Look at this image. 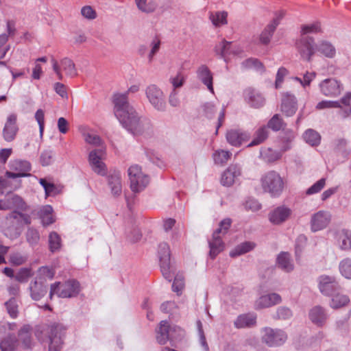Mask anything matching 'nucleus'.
Masks as SVG:
<instances>
[{
	"instance_id": "1",
	"label": "nucleus",
	"mask_w": 351,
	"mask_h": 351,
	"mask_svg": "<svg viewBox=\"0 0 351 351\" xmlns=\"http://www.w3.org/2000/svg\"><path fill=\"white\" fill-rule=\"evenodd\" d=\"M139 90L138 85L131 86L125 93H116L113 96L114 113L120 123L134 135H149L153 128L149 119L140 118L128 100V93H135Z\"/></svg>"
},
{
	"instance_id": "2",
	"label": "nucleus",
	"mask_w": 351,
	"mask_h": 351,
	"mask_svg": "<svg viewBox=\"0 0 351 351\" xmlns=\"http://www.w3.org/2000/svg\"><path fill=\"white\" fill-rule=\"evenodd\" d=\"M66 328L61 324L39 326L35 332L36 337L48 344L49 351H60L63 344V336Z\"/></svg>"
},
{
	"instance_id": "3",
	"label": "nucleus",
	"mask_w": 351,
	"mask_h": 351,
	"mask_svg": "<svg viewBox=\"0 0 351 351\" xmlns=\"http://www.w3.org/2000/svg\"><path fill=\"white\" fill-rule=\"evenodd\" d=\"M30 223L31 219L29 215L19 212H12L6 217L3 232L6 237L10 239H16L21 234L23 225Z\"/></svg>"
},
{
	"instance_id": "4",
	"label": "nucleus",
	"mask_w": 351,
	"mask_h": 351,
	"mask_svg": "<svg viewBox=\"0 0 351 351\" xmlns=\"http://www.w3.org/2000/svg\"><path fill=\"white\" fill-rule=\"evenodd\" d=\"M80 291V285L74 279L69 280L64 282H56L51 285L49 298L51 300L54 295L62 298L76 297Z\"/></svg>"
},
{
	"instance_id": "5",
	"label": "nucleus",
	"mask_w": 351,
	"mask_h": 351,
	"mask_svg": "<svg viewBox=\"0 0 351 351\" xmlns=\"http://www.w3.org/2000/svg\"><path fill=\"white\" fill-rule=\"evenodd\" d=\"M263 191L269 193L272 197L279 196L284 188V182L278 173L270 171L264 174L261 179Z\"/></svg>"
},
{
	"instance_id": "6",
	"label": "nucleus",
	"mask_w": 351,
	"mask_h": 351,
	"mask_svg": "<svg viewBox=\"0 0 351 351\" xmlns=\"http://www.w3.org/2000/svg\"><path fill=\"white\" fill-rule=\"evenodd\" d=\"M184 335L183 330L177 326H170L167 321L163 320L156 329V340L158 343L165 345L167 341L173 342Z\"/></svg>"
},
{
	"instance_id": "7",
	"label": "nucleus",
	"mask_w": 351,
	"mask_h": 351,
	"mask_svg": "<svg viewBox=\"0 0 351 351\" xmlns=\"http://www.w3.org/2000/svg\"><path fill=\"white\" fill-rule=\"evenodd\" d=\"M231 219H225L220 222L219 228L213 234L212 240L209 241L210 256L215 258L217 255L223 250V243L221 239V234H224L231 226Z\"/></svg>"
},
{
	"instance_id": "8",
	"label": "nucleus",
	"mask_w": 351,
	"mask_h": 351,
	"mask_svg": "<svg viewBox=\"0 0 351 351\" xmlns=\"http://www.w3.org/2000/svg\"><path fill=\"white\" fill-rule=\"evenodd\" d=\"M170 249L167 243H160L158 245V256L160 261V270L164 278L169 282L172 280L173 272L170 263Z\"/></svg>"
},
{
	"instance_id": "9",
	"label": "nucleus",
	"mask_w": 351,
	"mask_h": 351,
	"mask_svg": "<svg viewBox=\"0 0 351 351\" xmlns=\"http://www.w3.org/2000/svg\"><path fill=\"white\" fill-rule=\"evenodd\" d=\"M128 176L130 180V188L134 192H139L143 190L149 183V178L143 173L141 167L137 165H132L128 169Z\"/></svg>"
},
{
	"instance_id": "10",
	"label": "nucleus",
	"mask_w": 351,
	"mask_h": 351,
	"mask_svg": "<svg viewBox=\"0 0 351 351\" xmlns=\"http://www.w3.org/2000/svg\"><path fill=\"white\" fill-rule=\"evenodd\" d=\"M263 341L270 347H276L283 345L287 340V332L280 328L266 327L263 330Z\"/></svg>"
},
{
	"instance_id": "11",
	"label": "nucleus",
	"mask_w": 351,
	"mask_h": 351,
	"mask_svg": "<svg viewBox=\"0 0 351 351\" xmlns=\"http://www.w3.org/2000/svg\"><path fill=\"white\" fill-rule=\"evenodd\" d=\"M320 93L328 97H336L341 95L343 90L341 82L335 77L326 78L319 84Z\"/></svg>"
},
{
	"instance_id": "12",
	"label": "nucleus",
	"mask_w": 351,
	"mask_h": 351,
	"mask_svg": "<svg viewBox=\"0 0 351 351\" xmlns=\"http://www.w3.org/2000/svg\"><path fill=\"white\" fill-rule=\"evenodd\" d=\"M145 95L151 105L158 111H165L166 102L162 90L155 84L149 85L145 89Z\"/></svg>"
},
{
	"instance_id": "13",
	"label": "nucleus",
	"mask_w": 351,
	"mask_h": 351,
	"mask_svg": "<svg viewBox=\"0 0 351 351\" xmlns=\"http://www.w3.org/2000/svg\"><path fill=\"white\" fill-rule=\"evenodd\" d=\"M105 155L106 147L94 149L88 155V161L92 169L101 176L106 173V165L102 162Z\"/></svg>"
},
{
	"instance_id": "14",
	"label": "nucleus",
	"mask_w": 351,
	"mask_h": 351,
	"mask_svg": "<svg viewBox=\"0 0 351 351\" xmlns=\"http://www.w3.org/2000/svg\"><path fill=\"white\" fill-rule=\"evenodd\" d=\"M296 45L302 58L307 61L311 60L317 51V45L314 44L313 38L308 36H302Z\"/></svg>"
},
{
	"instance_id": "15",
	"label": "nucleus",
	"mask_w": 351,
	"mask_h": 351,
	"mask_svg": "<svg viewBox=\"0 0 351 351\" xmlns=\"http://www.w3.org/2000/svg\"><path fill=\"white\" fill-rule=\"evenodd\" d=\"M319 289L322 293L331 297L340 291L341 286L334 276H321L319 278Z\"/></svg>"
},
{
	"instance_id": "16",
	"label": "nucleus",
	"mask_w": 351,
	"mask_h": 351,
	"mask_svg": "<svg viewBox=\"0 0 351 351\" xmlns=\"http://www.w3.org/2000/svg\"><path fill=\"white\" fill-rule=\"evenodd\" d=\"M331 221V215L326 210H319L311 216V229L317 232L326 228Z\"/></svg>"
},
{
	"instance_id": "17",
	"label": "nucleus",
	"mask_w": 351,
	"mask_h": 351,
	"mask_svg": "<svg viewBox=\"0 0 351 351\" xmlns=\"http://www.w3.org/2000/svg\"><path fill=\"white\" fill-rule=\"evenodd\" d=\"M14 330H8L5 332L0 333V335H5L0 339V349L1 351H17L19 347V340L14 332Z\"/></svg>"
},
{
	"instance_id": "18",
	"label": "nucleus",
	"mask_w": 351,
	"mask_h": 351,
	"mask_svg": "<svg viewBox=\"0 0 351 351\" xmlns=\"http://www.w3.org/2000/svg\"><path fill=\"white\" fill-rule=\"evenodd\" d=\"M280 109L285 116H293L298 110V101L295 95L289 92L283 93Z\"/></svg>"
},
{
	"instance_id": "19",
	"label": "nucleus",
	"mask_w": 351,
	"mask_h": 351,
	"mask_svg": "<svg viewBox=\"0 0 351 351\" xmlns=\"http://www.w3.org/2000/svg\"><path fill=\"white\" fill-rule=\"evenodd\" d=\"M241 175V167L237 164L230 165L222 173L221 184L224 186H230Z\"/></svg>"
},
{
	"instance_id": "20",
	"label": "nucleus",
	"mask_w": 351,
	"mask_h": 351,
	"mask_svg": "<svg viewBox=\"0 0 351 351\" xmlns=\"http://www.w3.org/2000/svg\"><path fill=\"white\" fill-rule=\"evenodd\" d=\"M245 101L252 108H259L265 105V99L257 90L247 88L243 92Z\"/></svg>"
},
{
	"instance_id": "21",
	"label": "nucleus",
	"mask_w": 351,
	"mask_h": 351,
	"mask_svg": "<svg viewBox=\"0 0 351 351\" xmlns=\"http://www.w3.org/2000/svg\"><path fill=\"white\" fill-rule=\"evenodd\" d=\"M17 116L16 114H10L6 119L3 130V136L8 142L12 141L18 132L19 128L16 124Z\"/></svg>"
},
{
	"instance_id": "22",
	"label": "nucleus",
	"mask_w": 351,
	"mask_h": 351,
	"mask_svg": "<svg viewBox=\"0 0 351 351\" xmlns=\"http://www.w3.org/2000/svg\"><path fill=\"white\" fill-rule=\"evenodd\" d=\"M308 318L317 327H323L328 320V315L324 308L315 306L309 311Z\"/></svg>"
},
{
	"instance_id": "23",
	"label": "nucleus",
	"mask_w": 351,
	"mask_h": 351,
	"mask_svg": "<svg viewBox=\"0 0 351 351\" xmlns=\"http://www.w3.org/2000/svg\"><path fill=\"white\" fill-rule=\"evenodd\" d=\"M281 296L276 293H269L261 296L255 303L256 309L269 308L281 303Z\"/></svg>"
},
{
	"instance_id": "24",
	"label": "nucleus",
	"mask_w": 351,
	"mask_h": 351,
	"mask_svg": "<svg viewBox=\"0 0 351 351\" xmlns=\"http://www.w3.org/2000/svg\"><path fill=\"white\" fill-rule=\"evenodd\" d=\"M196 73L198 80L207 87L210 93H214L213 77L209 68L206 65L202 64L198 67Z\"/></svg>"
},
{
	"instance_id": "25",
	"label": "nucleus",
	"mask_w": 351,
	"mask_h": 351,
	"mask_svg": "<svg viewBox=\"0 0 351 351\" xmlns=\"http://www.w3.org/2000/svg\"><path fill=\"white\" fill-rule=\"evenodd\" d=\"M284 13L281 12L276 18L273 19L271 23L268 24L260 35V42L263 45H267L270 39L279 25L280 19L283 17Z\"/></svg>"
},
{
	"instance_id": "26",
	"label": "nucleus",
	"mask_w": 351,
	"mask_h": 351,
	"mask_svg": "<svg viewBox=\"0 0 351 351\" xmlns=\"http://www.w3.org/2000/svg\"><path fill=\"white\" fill-rule=\"evenodd\" d=\"M29 290L32 299L38 301L46 295L47 287L43 280L35 279L30 282Z\"/></svg>"
},
{
	"instance_id": "27",
	"label": "nucleus",
	"mask_w": 351,
	"mask_h": 351,
	"mask_svg": "<svg viewBox=\"0 0 351 351\" xmlns=\"http://www.w3.org/2000/svg\"><path fill=\"white\" fill-rule=\"evenodd\" d=\"M108 184L114 196H119L122 192L121 173L119 171H111L108 176Z\"/></svg>"
},
{
	"instance_id": "28",
	"label": "nucleus",
	"mask_w": 351,
	"mask_h": 351,
	"mask_svg": "<svg viewBox=\"0 0 351 351\" xmlns=\"http://www.w3.org/2000/svg\"><path fill=\"white\" fill-rule=\"evenodd\" d=\"M291 210L285 206H279L272 210L269 215V221L274 224L285 222L291 215Z\"/></svg>"
},
{
	"instance_id": "29",
	"label": "nucleus",
	"mask_w": 351,
	"mask_h": 351,
	"mask_svg": "<svg viewBox=\"0 0 351 351\" xmlns=\"http://www.w3.org/2000/svg\"><path fill=\"white\" fill-rule=\"evenodd\" d=\"M250 138V134L240 130H232L227 132L226 139L228 142L233 146H240L243 143L246 142Z\"/></svg>"
},
{
	"instance_id": "30",
	"label": "nucleus",
	"mask_w": 351,
	"mask_h": 351,
	"mask_svg": "<svg viewBox=\"0 0 351 351\" xmlns=\"http://www.w3.org/2000/svg\"><path fill=\"white\" fill-rule=\"evenodd\" d=\"M256 315L253 313H245L237 317L234 322L237 328H252L256 326Z\"/></svg>"
},
{
	"instance_id": "31",
	"label": "nucleus",
	"mask_w": 351,
	"mask_h": 351,
	"mask_svg": "<svg viewBox=\"0 0 351 351\" xmlns=\"http://www.w3.org/2000/svg\"><path fill=\"white\" fill-rule=\"evenodd\" d=\"M215 52L217 55H219L221 58H223L224 60L226 61L228 56L231 54H238L239 51L232 49V43L223 39L215 45Z\"/></svg>"
},
{
	"instance_id": "32",
	"label": "nucleus",
	"mask_w": 351,
	"mask_h": 351,
	"mask_svg": "<svg viewBox=\"0 0 351 351\" xmlns=\"http://www.w3.org/2000/svg\"><path fill=\"white\" fill-rule=\"evenodd\" d=\"M277 265L279 268L286 272H290L294 268L291 255L287 252H281L278 256Z\"/></svg>"
},
{
	"instance_id": "33",
	"label": "nucleus",
	"mask_w": 351,
	"mask_h": 351,
	"mask_svg": "<svg viewBox=\"0 0 351 351\" xmlns=\"http://www.w3.org/2000/svg\"><path fill=\"white\" fill-rule=\"evenodd\" d=\"M14 166H15V169H21V170L23 171V172L14 173V172L7 171L5 173V176L8 178L15 179V178H17L27 176V173H26L25 172L29 171L30 169H31V166H30L29 162H28L27 161H25V160H23H23L16 161L15 164H14Z\"/></svg>"
},
{
	"instance_id": "34",
	"label": "nucleus",
	"mask_w": 351,
	"mask_h": 351,
	"mask_svg": "<svg viewBox=\"0 0 351 351\" xmlns=\"http://www.w3.org/2000/svg\"><path fill=\"white\" fill-rule=\"evenodd\" d=\"M85 142L90 145L98 147H106L100 136L91 130H85L82 132Z\"/></svg>"
},
{
	"instance_id": "35",
	"label": "nucleus",
	"mask_w": 351,
	"mask_h": 351,
	"mask_svg": "<svg viewBox=\"0 0 351 351\" xmlns=\"http://www.w3.org/2000/svg\"><path fill=\"white\" fill-rule=\"evenodd\" d=\"M349 302V297L338 291L331 296L330 306L332 308L337 309L346 306Z\"/></svg>"
},
{
	"instance_id": "36",
	"label": "nucleus",
	"mask_w": 351,
	"mask_h": 351,
	"mask_svg": "<svg viewBox=\"0 0 351 351\" xmlns=\"http://www.w3.org/2000/svg\"><path fill=\"white\" fill-rule=\"evenodd\" d=\"M255 247V243L251 241H245L236 246L230 252V256L232 258L250 252Z\"/></svg>"
},
{
	"instance_id": "37",
	"label": "nucleus",
	"mask_w": 351,
	"mask_h": 351,
	"mask_svg": "<svg viewBox=\"0 0 351 351\" xmlns=\"http://www.w3.org/2000/svg\"><path fill=\"white\" fill-rule=\"evenodd\" d=\"M338 244L342 250L351 249V231L342 230L338 233Z\"/></svg>"
},
{
	"instance_id": "38",
	"label": "nucleus",
	"mask_w": 351,
	"mask_h": 351,
	"mask_svg": "<svg viewBox=\"0 0 351 351\" xmlns=\"http://www.w3.org/2000/svg\"><path fill=\"white\" fill-rule=\"evenodd\" d=\"M305 142L311 146H317L320 143V134L313 129H308L303 134Z\"/></svg>"
},
{
	"instance_id": "39",
	"label": "nucleus",
	"mask_w": 351,
	"mask_h": 351,
	"mask_svg": "<svg viewBox=\"0 0 351 351\" xmlns=\"http://www.w3.org/2000/svg\"><path fill=\"white\" fill-rule=\"evenodd\" d=\"M29 331L30 328L28 326H24L19 331V337L21 340L23 346L27 349L31 348L33 345V341Z\"/></svg>"
},
{
	"instance_id": "40",
	"label": "nucleus",
	"mask_w": 351,
	"mask_h": 351,
	"mask_svg": "<svg viewBox=\"0 0 351 351\" xmlns=\"http://www.w3.org/2000/svg\"><path fill=\"white\" fill-rule=\"evenodd\" d=\"M59 66L65 72L66 75L72 77L77 75L75 64L71 59L68 58L62 59Z\"/></svg>"
},
{
	"instance_id": "41",
	"label": "nucleus",
	"mask_w": 351,
	"mask_h": 351,
	"mask_svg": "<svg viewBox=\"0 0 351 351\" xmlns=\"http://www.w3.org/2000/svg\"><path fill=\"white\" fill-rule=\"evenodd\" d=\"M269 135V129L267 126L261 127L255 133L254 140L247 145V147H252L263 143Z\"/></svg>"
},
{
	"instance_id": "42",
	"label": "nucleus",
	"mask_w": 351,
	"mask_h": 351,
	"mask_svg": "<svg viewBox=\"0 0 351 351\" xmlns=\"http://www.w3.org/2000/svg\"><path fill=\"white\" fill-rule=\"evenodd\" d=\"M49 249L51 252L54 253L61 248V238L56 232H51L49 235Z\"/></svg>"
},
{
	"instance_id": "43",
	"label": "nucleus",
	"mask_w": 351,
	"mask_h": 351,
	"mask_svg": "<svg viewBox=\"0 0 351 351\" xmlns=\"http://www.w3.org/2000/svg\"><path fill=\"white\" fill-rule=\"evenodd\" d=\"M333 148L335 152L347 156L350 150L347 147V141L344 138H337L332 142Z\"/></svg>"
},
{
	"instance_id": "44",
	"label": "nucleus",
	"mask_w": 351,
	"mask_h": 351,
	"mask_svg": "<svg viewBox=\"0 0 351 351\" xmlns=\"http://www.w3.org/2000/svg\"><path fill=\"white\" fill-rule=\"evenodd\" d=\"M295 137V134L292 130H287L284 133L282 138V145L280 150L282 152H285L291 148V143Z\"/></svg>"
},
{
	"instance_id": "45",
	"label": "nucleus",
	"mask_w": 351,
	"mask_h": 351,
	"mask_svg": "<svg viewBox=\"0 0 351 351\" xmlns=\"http://www.w3.org/2000/svg\"><path fill=\"white\" fill-rule=\"evenodd\" d=\"M285 125L286 124L280 114H276L268 121L267 128L276 132L284 128Z\"/></svg>"
},
{
	"instance_id": "46",
	"label": "nucleus",
	"mask_w": 351,
	"mask_h": 351,
	"mask_svg": "<svg viewBox=\"0 0 351 351\" xmlns=\"http://www.w3.org/2000/svg\"><path fill=\"white\" fill-rule=\"evenodd\" d=\"M231 156V152L219 149L214 152L213 157L215 164L224 165L230 158Z\"/></svg>"
},
{
	"instance_id": "47",
	"label": "nucleus",
	"mask_w": 351,
	"mask_h": 351,
	"mask_svg": "<svg viewBox=\"0 0 351 351\" xmlns=\"http://www.w3.org/2000/svg\"><path fill=\"white\" fill-rule=\"evenodd\" d=\"M317 51L328 58H333L335 55V48L328 42L323 41L317 46Z\"/></svg>"
},
{
	"instance_id": "48",
	"label": "nucleus",
	"mask_w": 351,
	"mask_h": 351,
	"mask_svg": "<svg viewBox=\"0 0 351 351\" xmlns=\"http://www.w3.org/2000/svg\"><path fill=\"white\" fill-rule=\"evenodd\" d=\"M293 316L292 311L287 306H279L276 311V313L272 316L274 319L287 320L291 318Z\"/></svg>"
},
{
	"instance_id": "49",
	"label": "nucleus",
	"mask_w": 351,
	"mask_h": 351,
	"mask_svg": "<svg viewBox=\"0 0 351 351\" xmlns=\"http://www.w3.org/2000/svg\"><path fill=\"white\" fill-rule=\"evenodd\" d=\"M186 76L182 70L178 71L177 74L174 77L169 78V82L173 86L172 90H177V88H181L186 80Z\"/></svg>"
},
{
	"instance_id": "50",
	"label": "nucleus",
	"mask_w": 351,
	"mask_h": 351,
	"mask_svg": "<svg viewBox=\"0 0 351 351\" xmlns=\"http://www.w3.org/2000/svg\"><path fill=\"white\" fill-rule=\"evenodd\" d=\"M25 236L27 241L32 247H34L38 244L40 234L36 229L33 228H28Z\"/></svg>"
},
{
	"instance_id": "51",
	"label": "nucleus",
	"mask_w": 351,
	"mask_h": 351,
	"mask_svg": "<svg viewBox=\"0 0 351 351\" xmlns=\"http://www.w3.org/2000/svg\"><path fill=\"white\" fill-rule=\"evenodd\" d=\"M228 14L226 12H217L212 13L210 16L213 24L215 26H220L227 23Z\"/></svg>"
},
{
	"instance_id": "52",
	"label": "nucleus",
	"mask_w": 351,
	"mask_h": 351,
	"mask_svg": "<svg viewBox=\"0 0 351 351\" xmlns=\"http://www.w3.org/2000/svg\"><path fill=\"white\" fill-rule=\"evenodd\" d=\"M339 269L343 276L351 279V258H347L342 260L339 263Z\"/></svg>"
},
{
	"instance_id": "53",
	"label": "nucleus",
	"mask_w": 351,
	"mask_h": 351,
	"mask_svg": "<svg viewBox=\"0 0 351 351\" xmlns=\"http://www.w3.org/2000/svg\"><path fill=\"white\" fill-rule=\"evenodd\" d=\"M6 310L12 318H16L19 313V305L15 298H11L8 301L5 302Z\"/></svg>"
},
{
	"instance_id": "54",
	"label": "nucleus",
	"mask_w": 351,
	"mask_h": 351,
	"mask_svg": "<svg viewBox=\"0 0 351 351\" xmlns=\"http://www.w3.org/2000/svg\"><path fill=\"white\" fill-rule=\"evenodd\" d=\"M326 179L322 178L315 182L311 186L306 189V195H312L319 193L326 186Z\"/></svg>"
},
{
	"instance_id": "55",
	"label": "nucleus",
	"mask_w": 351,
	"mask_h": 351,
	"mask_svg": "<svg viewBox=\"0 0 351 351\" xmlns=\"http://www.w3.org/2000/svg\"><path fill=\"white\" fill-rule=\"evenodd\" d=\"M54 271L51 268L48 267H42L39 268L38 271V276L36 278V279H38V280H43L45 282L47 279H52L54 276Z\"/></svg>"
},
{
	"instance_id": "56",
	"label": "nucleus",
	"mask_w": 351,
	"mask_h": 351,
	"mask_svg": "<svg viewBox=\"0 0 351 351\" xmlns=\"http://www.w3.org/2000/svg\"><path fill=\"white\" fill-rule=\"evenodd\" d=\"M261 156L267 162H274L280 158L281 153L275 152L269 148L261 150Z\"/></svg>"
},
{
	"instance_id": "57",
	"label": "nucleus",
	"mask_w": 351,
	"mask_h": 351,
	"mask_svg": "<svg viewBox=\"0 0 351 351\" xmlns=\"http://www.w3.org/2000/svg\"><path fill=\"white\" fill-rule=\"evenodd\" d=\"M147 0H136V3L139 10L144 12L149 13L154 11L156 4L153 2H147Z\"/></svg>"
},
{
	"instance_id": "58",
	"label": "nucleus",
	"mask_w": 351,
	"mask_h": 351,
	"mask_svg": "<svg viewBox=\"0 0 351 351\" xmlns=\"http://www.w3.org/2000/svg\"><path fill=\"white\" fill-rule=\"evenodd\" d=\"M241 66L244 69H256L261 70L263 68V64L256 58H248L241 63Z\"/></svg>"
},
{
	"instance_id": "59",
	"label": "nucleus",
	"mask_w": 351,
	"mask_h": 351,
	"mask_svg": "<svg viewBox=\"0 0 351 351\" xmlns=\"http://www.w3.org/2000/svg\"><path fill=\"white\" fill-rule=\"evenodd\" d=\"M317 110H322L326 108H341V105L339 101H328L323 100L316 105Z\"/></svg>"
},
{
	"instance_id": "60",
	"label": "nucleus",
	"mask_w": 351,
	"mask_h": 351,
	"mask_svg": "<svg viewBox=\"0 0 351 351\" xmlns=\"http://www.w3.org/2000/svg\"><path fill=\"white\" fill-rule=\"evenodd\" d=\"M184 287V277L182 274H177L172 285V289L174 292L179 294Z\"/></svg>"
},
{
	"instance_id": "61",
	"label": "nucleus",
	"mask_w": 351,
	"mask_h": 351,
	"mask_svg": "<svg viewBox=\"0 0 351 351\" xmlns=\"http://www.w3.org/2000/svg\"><path fill=\"white\" fill-rule=\"evenodd\" d=\"M243 206L246 210H251L253 212L258 211L261 209V204L255 199L249 198L245 200Z\"/></svg>"
},
{
	"instance_id": "62",
	"label": "nucleus",
	"mask_w": 351,
	"mask_h": 351,
	"mask_svg": "<svg viewBox=\"0 0 351 351\" xmlns=\"http://www.w3.org/2000/svg\"><path fill=\"white\" fill-rule=\"evenodd\" d=\"M8 205H6L10 207H14L17 208H23L25 206V203L22 198L18 195H12L11 197L8 199Z\"/></svg>"
},
{
	"instance_id": "63",
	"label": "nucleus",
	"mask_w": 351,
	"mask_h": 351,
	"mask_svg": "<svg viewBox=\"0 0 351 351\" xmlns=\"http://www.w3.org/2000/svg\"><path fill=\"white\" fill-rule=\"evenodd\" d=\"M31 276V270L27 268H22L15 275L14 278L19 282H25Z\"/></svg>"
},
{
	"instance_id": "64",
	"label": "nucleus",
	"mask_w": 351,
	"mask_h": 351,
	"mask_svg": "<svg viewBox=\"0 0 351 351\" xmlns=\"http://www.w3.org/2000/svg\"><path fill=\"white\" fill-rule=\"evenodd\" d=\"M320 25L319 23H313L310 25H304L302 26V36H306V34L309 33H316L319 32Z\"/></svg>"
}]
</instances>
